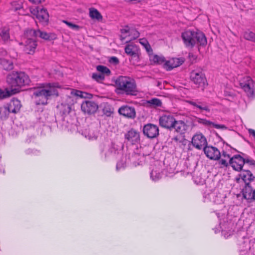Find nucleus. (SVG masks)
Segmentation results:
<instances>
[{
	"mask_svg": "<svg viewBox=\"0 0 255 255\" xmlns=\"http://www.w3.org/2000/svg\"><path fill=\"white\" fill-rule=\"evenodd\" d=\"M182 38L187 47L192 48L195 44L200 46H205L207 43L204 34L201 31L187 30L182 33Z\"/></svg>",
	"mask_w": 255,
	"mask_h": 255,
	"instance_id": "f03ea898",
	"label": "nucleus"
},
{
	"mask_svg": "<svg viewBox=\"0 0 255 255\" xmlns=\"http://www.w3.org/2000/svg\"><path fill=\"white\" fill-rule=\"evenodd\" d=\"M33 3H39L44 1V0H29Z\"/></svg>",
	"mask_w": 255,
	"mask_h": 255,
	"instance_id": "de8ad7c7",
	"label": "nucleus"
},
{
	"mask_svg": "<svg viewBox=\"0 0 255 255\" xmlns=\"http://www.w3.org/2000/svg\"><path fill=\"white\" fill-rule=\"evenodd\" d=\"M244 37L248 40L255 42V34L252 31H246L244 34Z\"/></svg>",
	"mask_w": 255,
	"mask_h": 255,
	"instance_id": "72a5a7b5",
	"label": "nucleus"
},
{
	"mask_svg": "<svg viewBox=\"0 0 255 255\" xmlns=\"http://www.w3.org/2000/svg\"><path fill=\"white\" fill-rule=\"evenodd\" d=\"M74 97H78L82 98H89L91 97V95L77 90H72L71 91V96H67L65 99V103L61 104V106L65 107L66 112H69L70 111L71 106L73 105L75 102V100L73 99Z\"/></svg>",
	"mask_w": 255,
	"mask_h": 255,
	"instance_id": "39448f33",
	"label": "nucleus"
},
{
	"mask_svg": "<svg viewBox=\"0 0 255 255\" xmlns=\"http://www.w3.org/2000/svg\"><path fill=\"white\" fill-rule=\"evenodd\" d=\"M26 35L28 36H32L36 38L39 37L42 39L46 40H50L55 38V35L52 33H47L40 30H35L34 29H27L26 30Z\"/></svg>",
	"mask_w": 255,
	"mask_h": 255,
	"instance_id": "9d476101",
	"label": "nucleus"
},
{
	"mask_svg": "<svg viewBox=\"0 0 255 255\" xmlns=\"http://www.w3.org/2000/svg\"><path fill=\"white\" fill-rule=\"evenodd\" d=\"M30 11L40 22H47L48 21L49 14L46 9L40 7H30Z\"/></svg>",
	"mask_w": 255,
	"mask_h": 255,
	"instance_id": "1a4fd4ad",
	"label": "nucleus"
},
{
	"mask_svg": "<svg viewBox=\"0 0 255 255\" xmlns=\"http://www.w3.org/2000/svg\"><path fill=\"white\" fill-rule=\"evenodd\" d=\"M10 113L6 105L0 107V118L1 119H6L8 118Z\"/></svg>",
	"mask_w": 255,
	"mask_h": 255,
	"instance_id": "7c9ffc66",
	"label": "nucleus"
},
{
	"mask_svg": "<svg viewBox=\"0 0 255 255\" xmlns=\"http://www.w3.org/2000/svg\"><path fill=\"white\" fill-rule=\"evenodd\" d=\"M118 112L120 115L130 119H134L136 116L134 108L128 106L121 107L119 108Z\"/></svg>",
	"mask_w": 255,
	"mask_h": 255,
	"instance_id": "6ab92c4d",
	"label": "nucleus"
},
{
	"mask_svg": "<svg viewBox=\"0 0 255 255\" xmlns=\"http://www.w3.org/2000/svg\"><path fill=\"white\" fill-rule=\"evenodd\" d=\"M12 8L14 10H20L22 7V2L21 1H13L11 3Z\"/></svg>",
	"mask_w": 255,
	"mask_h": 255,
	"instance_id": "e433bc0d",
	"label": "nucleus"
},
{
	"mask_svg": "<svg viewBox=\"0 0 255 255\" xmlns=\"http://www.w3.org/2000/svg\"><path fill=\"white\" fill-rule=\"evenodd\" d=\"M204 152L207 157L211 159L217 160L221 156V153L215 147L206 146L204 148Z\"/></svg>",
	"mask_w": 255,
	"mask_h": 255,
	"instance_id": "f3484780",
	"label": "nucleus"
},
{
	"mask_svg": "<svg viewBox=\"0 0 255 255\" xmlns=\"http://www.w3.org/2000/svg\"><path fill=\"white\" fill-rule=\"evenodd\" d=\"M143 132L148 138H153L158 135L159 129L157 126L149 124L144 126Z\"/></svg>",
	"mask_w": 255,
	"mask_h": 255,
	"instance_id": "4468645a",
	"label": "nucleus"
},
{
	"mask_svg": "<svg viewBox=\"0 0 255 255\" xmlns=\"http://www.w3.org/2000/svg\"><path fill=\"white\" fill-rule=\"evenodd\" d=\"M240 86L247 93L248 96L253 97L255 95L254 83L250 77H244L240 82Z\"/></svg>",
	"mask_w": 255,
	"mask_h": 255,
	"instance_id": "0eeeda50",
	"label": "nucleus"
},
{
	"mask_svg": "<svg viewBox=\"0 0 255 255\" xmlns=\"http://www.w3.org/2000/svg\"><path fill=\"white\" fill-rule=\"evenodd\" d=\"M125 52L130 56L137 57L138 48L137 46L133 44L127 45L125 47Z\"/></svg>",
	"mask_w": 255,
	"mask_h": 255,
	"instance_id": "a878e982",
	"label": "nucleus"
},
{
	"mask_svg": "<svg viewBox=\"0 0 255 255\" xmlns=\"http://www.w3.org/2000/svg\"><path fill=\"white\" fill-rule=\"evenodd\" d=\"M244 160L245 161V164H249V165H255V161L251 158L249 157L244 158Z\"/></svg>",
	"mask_w": 255,
	"mask_h": 255,
	"instance_id": "37998d69",
	"label": "nucleus"
},
{
	"mask_svg": "<svg viewBox=\"0 0 255 255\" xmlns=\"http://www.w3.org/2000/svg\"><path fill=\"white\" fill-rule=\"evenodd\" d=\"M228 161H229V159L222 158L220 161V162L222 165L227 166L228 164Z\"/></svg>",
	"mask_w": 255,
	"mask_h": 255,
	"instance_id": "a18cd8bd",
	"label": "nucleus"
},
{
	"mask_svg": "<svg viewBox=\"0 0 255 255\" xmlns=\"http://www.w3.org/2000/svg\"><path fill=\"white\" fill-rule=\"evenodd\" d=\"M197 122L209 128L214 127L218 129H225L226 128L224 125L215 124L214 123L205 119L198 118Z\"/></svg>",
	"mask_w": 255,
	"mask_h": 255,
	"instance_id": "5701e85b",
	"label": "nucleus"
},
{
	"mask_svg": "<svg viewBox=\"0 0 255 255\" xmlns=\"http://www.w3.org/2000/svg\"><path fill=\"white\" fill-rule=\"evenodd\" d=\"M254 177L249 170H244L240 174L239 180L242 179L246 184H249V182L253 180Z\"/></svg>",
	"mask_w": 255,
	"mask_h": 255,
	"instance_id": "393cba45",
	"label": "nucleus"
},
{
	"mask_svg": "<svg viewBox=\"0 0 255 255\" xmlns=\"http://www.w3.org/2000/svg\"><path fill=\"white\" fill-rule=\"evenodd\" d=\"M184 62L183 58H173L165 62L164 67L168 70L179 66Z\"/></svg>",
	"mask_w": 255,
	"mask_h": 255,
	"instance_id": "412c9836",
	"label": "nucleus"
},
{
	"mask_svg": "<svg viewBox=\"0 0 255 255\" xmlns=\"http://www.w3.org/2000/svg\"><path fill=\"white\" fill-rule=\"evenodd\" d=\"M150 60L154 63H160L162 61L161 57L156 55H152L150 56Z\"/></svg>",
	"mask_w": 255,
	"mask_h": 255,
	"instance_id": "58836bf2",
	"label": "nucleus"
},
{
	"mask_svg": "<svg viewBox=\"0 0 255 255\" xmlns=\"http://www.w3.org/2000/svg\"><path fill=\"white\" fill-rule=\"evenodd\" d=\"M187 102L192 106L194 109H198L201 112L205 111L210 112L209 106L205 102H202L198 100L187 101Z\"/></svg>",
	"mask_w": 255,
	"mask_h": 255,
	"instance_id": "a211bd4d",
	"label": "nucleus"
},
{
	"mask_svg": "<svg viewBox=\"0 0 255 255\" xmlns=\"http://www.w3.org/2000/svg\"><path fill=\"white\" fill-rule=\"evenodd\" d=\"M114 149V148H112L111 150L112 151Z\"/></svg>",
	"mask_w": 255,
	"mask_h": 255,
	"instance_id": "8fccbe9b",
	"label": "nucleus"
},
{
	"mask_svg": "<svg viewBox=\"0 0 255 255\" xmlns=\"http://www.w3.org/2000/svg\"><path fill=\"white\" fill-rule=\"evenodd\" d=\"M116 92L118 94H126L136 95L137 90L134 80L128 77L120 76L115 81Z\"/></svg>",
	"mask_w": 255,
	"mask_h": 255,
	"instance_id": "20e7f679",
	"label": "nucleus"
},
{
	"mask_svg": "<svg viewBox=\"0 0 255 255\" xmlns=\"http://www.w3.org/2000/svg\"><path fill=\"white\" fill-rule=\"evenodd\" d=\"M6 81L12 95L19 92L21 86L28 85L30 82L28 76L23 72H16L9 74L7 77Z\"/></svg>",
	"mask_w": 255,
	"mask_h": 255,
	"instance_id": "7ed1b4c3",
	"label": "nucleus"
},
{
	"mask_svg": "<svg viewBox=\"0 0 255 255\" xmlns=\"http://www.w3.org/2000/svg\"><path fill=\"white\" fill-rule=\"evenodd\" d=\"M146 103L149 106L153 107H160L162 104L161 101L157 98H152L147 101Z\"/></svg>",
	"mask_w": 255,
	"mask_h": 255,
	"instance_id": "2f4dec72",
	"label": "nucleus"
},
{
	"mask_svg": "<svg viewBox=\"0 0 255 255\" xmlns=\"http://www.w3.org/2000/svg\"><path fill=\"white\" fill-rule=\"evenodd\" d=\"M62 22L65 23L68 26H69L70 28L73 30H78L80 28V26L79 25L72 23L67 20H62Z\"/></svg>",
	"mask_w": 255,
	"mask_h": 255,
	"instance_id": "ea45409f",
	"label": "nucleus"
},
{
	"mask_svg": "<svg viewBox=\"0 0 255 255\" xmlns=\"http://www.w3.org/2000/svg\"><path fill=\"white\" fill-rule=\"evenodd\" d=\"M230 164L235 170L241 171L245 164L244 158L240 155H235L230 159Z\"/></svg>",
	"mask_w": 255,
	"mask_h": 255,
	"instance_id": "dca6fc26",
	"label": "nucleus"
},
{
	"mask_svg": "<svg viewBox=\"0 0 255 255\" xmlns=\"http://www.w3.org/2000/svg\"><path fill=\"white\" fill-rule=\"evenodd\" d=\"M0 63L5 70H10L13 68V62L11 60L3 58L0 60Z\"/></svg>",
	"mask_w": 255,
	"mask_h": 255,
	"instance_id": "c85d7f7f",
	"label": "nucleus"
},
{
	"mask_svg": "<svg viewBox=\"0 0 255 255\" xmlns=\"http://www.w3.org/2000/svg\"><path fill=\"white\" fill-rule=\"evenodd\" d=\"M254 197H253V199H254V200H255V189L254 190Z\"/></svg>",
	"mask_w": 255,
	"mask_h": 255,
	"instance_id": "09e8293b",
	"label": "nucleus"
},
{
	"mask_svg": "<svg viewBox=\"0 0 255 255\" xmlns=\"http://www.w3.org/2000/svg\"><path fill=\"white\" fill-rule=\"evenodd\" d=\"M110 61L111 63H113L115 64H117L119 62L118 59L116 57H111Z\"/></svg>",
	"mask_w": 255,
	"mask_h": 255,
	"instance_id": "49530a36",
	"label": "nucleus"
},
{
	"mask_svg": "<svg viewBox=\"0 0 255 255\" xmlns=\"http://www.w3.org/2000/svg\"><path fill=\"white\" fill-rule=\"evenodd\" d=\"M161 177V174L159 170L153 169L150 172V178L153 181H156Z\"/></svg>",
	"mask_w": 255,
	"mask_h": 255,
	"instance_id": "473e14b6",
	"label": "nucleus"
},
{
	"mask_svg": "<svg viewBox=\"0 0 255 255\" xmlns=\"http://www.w3.org/2000/svg\"><path fill=\"white\" fill-rule=\"evenodd\" d=\"M92 78L98 82H100L104 80L105 76L103 74L101 73H94L92 75Z\"/></svg>",
	"mask_w": 255,
	"mask_h": 255,
	"instance_id": "a19ab883",
	"label": "nucleus"
},
{
	"mask_svg": "<svg viewBox=\"0 0 255 255\" xmlns=\"http://www.w3.org/2000/svg\"><path fill=\"white\" fill-rule=\"evenodd\" d=\"M188 128V126L186 123L182 120H175L172 129H174L175 131L180 133H184Z\"/></svg>",
	"mask_w": 255,
	"mask_h": 255,
	"instance_id": "aec40b11",
	"label": "nucleus"
},
{
	"mask_svg": "<svg viewBox=\"0 0 255 255\" xmlns=\"http://www.w3.org/2000/svg\"><path fill=\"white\" fill-rule=\"evenodd\" d=\"M11 95H12V94H11V93H10V91L8 89H6L5 90L0 89V100L8 97Z\"/></svg>",
	"mask_w": 255,
	"mask_h": 255,
	"instance_id": "c9c22d12",
	"label": "nucleus"
},
{
	"mask_svg": "<svg viewBox=\"0 0 255 255\" xmlns=\"http://www.w3.org/2000/svg\"><path fill=\"white\" fill-rule=\"evenodd\" d=\"M90 17L93 19H96L101 21L103 19V16L99 11L95 8H90L89 9Z\"/></svg>",
	"mask_w": 255,
	"mask_h": 255,
	"instance_id": "cd10ccee",
	"label": "nucleus"
},
{
	"mask_svg": "<svg viewBox=\"0 0 255 255\" xmlns=\"http://www.w3.org/2000/svg\"><path fill=\"white\" fill-rule=\"evenodd\" d=\"M139 43L144 47L148 52H152V49L147 41L145 38H141L139 39Z\"/></svg>",
	"mask_w": 255,
	"mask_h": 255,
	"instance_id": "f704fd0d",
	"label": "nucleus"
},
{
	"mask_svg": "<svg viewBox=\"0 0 255 255\" xmlns=\"http://www.w3.org/2000/svg\"><path fill=\"white\" fill-rule=\"evenodd\" d=\"M126 157H123L121 161H118L117 164V169L119 170L125 167L126 164Z\"/></svg>",
	"mask_w": 255,
	"mask_h": 255,
	"instance_id": "79ce46f5",
	"label": "nucleus"
},
{
	"mask_svg": "<svg viewBox=\"0 0 255 255\" xmlns=\"http://www.w3.org/2000/svg\"><path fill=\"white\" fill-rule=\"evenodd\" d=\"M24 43V51L28 54H33L37 46V43L35 37L32 36H28L26 35V31L24 32V37L23 38Z\"/></svg>",
	"mask_w": 255,
	"mask_h": 255,
	"instance_id": "6e6552de",
	"label": "nucleus"
},
{
	"mask_svg": "<svg viewBox=\"0 0 255 255\" xmlns=\"http://www.w3.org/2000/svg\"><path fill=\"white\" fill-rule=\"evenodd\" d=\"M121 40L126 43L130 42L139 37V33L136 29L126 26L121 29Z\"/></svg>",
	"mask_w": 255,
	"mask_h": 255,
	"instance_id": "423d86ee",
	"label": "nucleus"
},
{
	"mask_svg": "<svg viewBox=\"0 0 255 255\" xmlns=\"http://www.w3.org/2000/svg\"><path fill=\"white\" fill-rule=\"evenodd\" d=\"M97 69L98 71L101 72V74H106L107 75H109L110 74V70L106 67L104 66H98L97 67Z\"/></svg>",
	"mask_w": 255,
	"mask_h": 255,
	"instance_id": "4c0bfd02",
	"label": "nucleus"
},
{
	"mask_svg": "<svg viewBox=\"0 0 255 255\" xmlns=\"http://www.w3.org/2000/svg\"><path fill=\"white\" fill-rule=\"evenodd\" d=\"M57 88L60 87L55 83L42 84L33 89L32 97L35 100L36 104L45 105L47 103V100L52 97L58 96Z\"/></svg>",
	"mask_w": 255,
	"mask_h": 255,
	"instance_id": "f257e3e1",
	"label": "nucleus"
},
{
	"mask_svg": "<svg viewBox=\"0 0 255 255\" xmlns=\"http://www.w3.org/2000/svg\"><path fill=\"white\" fill-rule=\"evenodd\" d=\"M81 110L85 114H94L98 109V105L94 102L86 100L81 104Z\"/></svg>",
	"mask_w": 255,
	"mask_h": 255,
	"instance_id": "ddd939ff",
	"label": "nucleus"
},
{
	"mask_svg": "<svg viewBox=\"0 0 255 255\" xmlns=\"http://www.w3.org/2000/svg\"><path fill=\"white\" fill-rule=\"evenodd\" d=\"M191 142L193 146L198 149H204L207 145V139L201 133L195 134L192 137Z\"/></svg>",
	"mask_w": 255,
	"mask_h": 255,
	"instance_id": "9b49d317",
	"label": "nucleus"
},
{
	"mask_svg": "<svg viewBox=\"0 0 255 255\" xmlns=\"http://www.w3.org/2000/svg\"><path fill=\"white\" fill-rule=\"evenodd\" d=\"M126 139L132 144L138 142L139 140V134L138 132L133 129H131L126 134Z\"/></svg>",
	"mask_w": 255,
	"mask_h": 255,
	"instance_id": "b1692460",
	"label": "nucleus"
},
{
	"mask_svg": "<svg viewBox=\"0 0 255 255\" xmlns=\"http://www.w3.org/2000/svg\"><path fill=\"white\" fill-rule=\"evenodd\" d=\"M175 119L172 115H163L160 116L159 123L160 126L169 129H172Z\"/></svg>",
	"mask_w": 255,
	"mask_h": 255,
	"instance_id": "f8f14e48",
	"label": "nucleus"
},
{
	"mask_svg": "<svg viewBox=\"0 0 255 255\" xmlns=\"http://www.w3.org/2000/svg\"><path fill=\"white\" fill-rule=\"evenodd\" d=\"M0 37L4 43H7L10 40L9 29L7 28L4 27L1 29Z\"/></svg>",
	"mask_w": 255,
	"mask_h": 255,
	"instance_id": "c756f323",
	"label": "nucleus"
},
{
	"mask_svg": "<svg viewBox=\"0 0 255 255\" xmlns=\"http://www.w3.org/2000/svg\"><path fill=\"white\" fill-rule=\"evenodd\" d=\"M6 105L10 113L13 114L18 113L21 107L20 102L16 99H13Z\"/></svg>",
	"mask_w": 255,
	"mask_h": 255,
	"instance_id": "4be33fe9",
	"label": "nucleus"
},
{
	"mask_svg": "<svg viewBox=\"0 0 255 255\" xmlns=\"http://www.w3.org/2000/svg\"><path fill=\"white\" fill-rule=\"evenodd\" d=\"M224 159H229V163L230 162V159L232 158L230 157V155L229 154H227L225 152H223L221 155Z\"/></svg>",
	"mask_w": 255,
	"mask_h": 255,
	"instance_id": "c03bdc74",
	"label": "nucleus"
},
{
	"mask_svg": "<svg viewBox=\"0 0 255 255\" xmlns=\"http://www.w3.org/2000/svg\"><path fill=\"white\" fill-rule=\"evenodd\" d=\"M243 197L247 200H252L254 197V190H253L251 186L246 184L245 188L243 190Z\"/></svg>",
	"mask_w": 255,
	"mask_h": 255,
	"instance_id": "bb28decb",
	"label": "nucleus"
},
{
	"mask_svg": "<svg viewBox=\"0 0 255 255\" xmlns=\"http://www.w3.org/2000/svg\"><path fill=\"white\" fill-rule=\"evenodd\" d=\"M190 78L194 84L199 86L206 81L205 75L200 70H193L190 74Z\"/></svg>",
	"mask_w": 255,
	"mask_h": 255,
	"instance_id": "2eb2a0df",
	"label": "nucleus"
}]
</instances>
